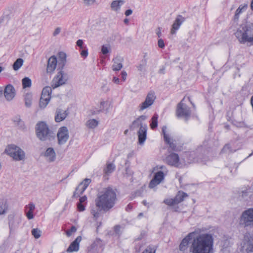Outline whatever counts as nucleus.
I'll return each mask as SVG.
<instances>
[{"label": "nucleus", "mask_w": 253, "mask_h": 253, "mask_svg": "<svg viewBox=\"0 0 253 253\" xmlns=\"http://www.w3.org/2000/svg\"><path fill=\"white\" fill-rule=\"evenodd\" d=\"M132 13V10L131 9H127L125 12V15L126 16H129Z\"/></svg>", "instance_id": "nucleus-59"}, {"label": "nucleus", "mask_w": 253, "mask_h": 253, "mask_svg": "<svg viewBox=\"0 0 253 253\" xmlns=\"http://www.w3.org/2000/svg\"><path fill=\"white\" fill-rule=\"evenodd\" d=\"M36 132L37 137L42 141L49 140L54 137V133L44 122H40L36 125Z\"/></svg>", "instance_id": "nucleus-4"}, {"label": "nucleus", "mask_w": 253, "mask_h": 253, "mask_svg": "<svg viewBox=\"0 0 253 253\" xmlns=\"http://www.w3.org/2000/svg\"><path fill=\"white\" fill-rule=\"evenodd\" d=\"M125 3V1L123 0H116L112 2L111 4V9L118 11L120 10L121 6Z\"/></svg>", "instance_id": "nucleus-31"}, {"label": "nucleus", "mask_w": 253, "mask_h": 253, "mask_svg": "<svg viewBox=\"0 0 253 253\" xmlns=\"http://www.w3.org/2000/svg\"><path fill=\"white\" fill-rule=\"evenodd\" d=\"M83 3L85 6H89L93 5L95 2V0H83Z\"/></svg>", "instance_id": "nucleus-46"}, {"label": "nucleus", "mask_w": 253, "mask_h": 253, "mask_svg": "<svg viewBox=\"0 0 253 253\" xmlns=\"http://www.w3.org/2000/svg\"><path fill=\"white\" fill-rule=\"evenodd\" d=\"M7 210V202L5 200H0V215L6 213Z\"/></svg>", "instance_id": "nucleus-36"}, {"label": "nucleus", "mask_w": 253, "mask_h": 253, "mask_svg": "<svg viewBox=\"0 0 253 253\" xmlns=\"http://www.w3.org/2000/svg\"><path fill=\"white\" fill-rule=\"evenodd\" d=\"M82 240L81 236H78L69 246L67 250V252L71 253L73 252H77L79 250V244Z\"/></svg>", "instance_id": "nucleus-22"}, {"label": "nucleus", "mask_w": 253, "mask_h": 253, "mask_svg": "<svg viewBox=\"0 0 253 253\" xmlns=\"http://www.w3.org/2000/svg\"><path fill=\"white\" fill-rule=\"evenodd\" d=\"M213 238L210 234H202L194 238L190 248L192 253H212Z\"/></svg>", "instance_id": "nucleus-2"}, {"label": "nucleus", "mask_w": 253, "mask_h": 253, "mask_svg": "<svg viewBox=\"0 0 253 253\" xmlns=\"http://www.w3.org/2000/svg\"><path fill=\"white\" fill-rule=\"evenodd\" d=\"M22 85L23 88L29 87L31 86V80L28 77H25L22 80Z\"/></svg>", "instance_id": "nucleus-41"}, {"label": "nucleus", "mask_w": 253, "mask_h": 253, "mask_svg": "<svg viewBox=\"0 0 253 253\" xmlns=\"http://www.w3.org/2000/svg\"><path fill=\"white\" fill-rule=\"evenodd\" d=\"M243 247L248 253L253 252V236L250 234L245 235Z\"/></svg>", "instance_id": "nucleus-15"}, {"label": "nucleus", "mask_w": 253, "mask_h": 253, "mask_svg": "<svg viewBox=\"0 0 253 253\" xmlns=\"http://www.w3.org/2000/svg\"><path fill=\"white\" fill-rule=\"evenodd\" d=\"M166 163L169 165L178 168L180 166L179 162V157L178 155L172 153L168 155L166 158Z\"/></svg>", "instance_id": "nucleus-14"}, {"label": "nucleus", "mask_w": 253, "mask_h": 253, "mask_svg": "<svg viewBox=\"0 0 253 253\" xmlns=\"http://www.w3.org/2000/svg\"><path fill=\"white\" fill-rule=\"evenodd\" d=\"M166 129L167 127L166 126H164L162 128V133L164 135V141L169 145V148L171 150L176 151L177 148L175 144L174 143V140L166 133Z\"/></svg>", "instance_id": "nucleus-16"}, {"label": "nucleus", "mask_w": 253, "mask_h": 253, "mask_svg": "<svg viewBox=\"0 0 253 253\" xmlns=\"http://www.w3.org/2000/svg\"><path fill=\"white\" fill-rule=\"evenodd\" d=\"M117 194L114 189L111 187L103 188L97 194L95 199V207H92L90 213L95 220L101 214V211L106 212L113 208L117 201Z\"/></svg>", "instance_id": "nucleus-1"}, {"label": "nucleus", "mask_w": 253, "mask_h": 253, "mask_svg": "<svg viewBox=\"0 0 253 253\" xmlns=\"http://www.w3.org/2000/svg\"><path fill=\"white\" fill-rule=\"evenodd\" d=\"M25 211L26 214V216L28 219H32L34 218L33 212L35 209V205L33 203H30L25 207Z\"/></svg>", "instance_id": "nucleus-27"}, {"label": "nucleus", "mask_w": 253, "mask_h": 253, "mask_svg": "<svg viewBox=\"0 0 253 253\" xmlns=\"http://www.w3.org/2000/svg\"><path fill=\"white\" fill-rule=\"evenodd\" d=\"M76 230H77L75 226H72L70 230V231L72 233L75 232L76 231Z\"/></svg>", "instance_id": "nucleus-64"}, {"label": "nucleus", "mask_w": 253, "mask_h": 253, "mask_svg": "<svg viewBox=\"0 0 253 253\" xmlns=\"http://www.w3.org/2000/svg\"><path fill=\"white\" fill-rule=\"evenodd\" d=\"M101 52L104 55H105V54H107L108 53H109V49L108 46L105 45H103L101 47Z\"/></svg>", "instance_id": "nucleus-47"}, {"label": "nucleus", "mask_w": 253, "mask_h": 253, "mask_svg": "<svg viewBox=\"0 0 253 253\" xmlns=\"http://www.w3.org/2000/svg\"><path fill=\"white\" fill-rule=\"evenodd\" d=\"M108 105V102L107 101H101L100 103L99 109L97 110L91 109L90 110L91 114L92 115H95L99 113L100 112L103 111L105 109L108 111V108H107V106Z\"/></svg>", "instance_id": "nucleus-30"}, {"label": "nucleus", "mask_w": 253, "mask_h": 253, "mask_svg": "<svg viewBox=\"0 0 253 253\" xmlns=\"http://www.w3.org/2000/svg\"><path fill=\"white\" fill-rule=\"evenodd\" d=\"M58 65L63 69L66 62V54L63 52H60L58 53Z\"/></svg>", "instance_id": "nucleus-33"}, {"label": "nucleus", "mask_w": 253, "mask_h": 253, "mask_svg": "<svg viewBox=\"0 0 253 253\" xmlns=\"http://www.w3.org/2000/svg\"><path fill=\"white\" fill-rule=\"evenodd\" d=\"M132 208V206L130 204H128L126 207V211H130Z\"/></svg>", "instance_id": "nucleus-63"}, {"label": "nucleus", "mask_w": 253, "mask_h": 253, "mask_svg": "<svg viewBox=\"0 0 253 253\" xmlns=\"http://www.w3.org/2000/svg\"><path fill=\"white\" fill-rule=\"evenodd\" d=\"M68 79L67 74L61 70L58 72L56 76L54 77L52 81L51 86L54 89L63 85L66 83Z\"/></svg>", "instance_id": "nucleus-6"}, {"label": "nucleus", "mask_w": 253, "mask_h": 253, "mask_svg": "<svg viewBox=\"0 0 253 253\" xmlns=\"http://www.w3.org/2000/svg\"><path fill=\"white\" fill-rule=\"evenodd\" d=\"M98 125V122L95 119H90L86 122V126L89 128H94Z\"/></svg>", "instance_id": "nucleus-37"}, {"label": "nucleus", "mask_w": 253, "mask_h": 253, "mask_svg": "<svg viewBox=\"0 0 253 253\" xmlns=\"http://www.w3.org/2000/svg\"><path fill=\"white\" fill-rule=\"evenodd\" d=\"M164 177L165 174L163 171H159L155 173L154 177L149 183V187L153 188L159 185L164 180Z\"/></svg>", "instance_id": "nucleus-13"}, {"label": "nucleus", "mask_w": 253, "mask_h": 253, "mask_svg": "<svg viewBox=\"0 0 253 253\" xmlns=\"http://www.w3.org/2000/svg\"><path fill=\"white\" fill-rule=\"evenodd\" d=\"M188 195L187 193L179 191L177 193L176 195L174 197V199L176 204L180 203V202L184 201V199L187 197Z\"/></svg>", "instance_id": "nucleus-34"}, {"label": "nucleus", "mask_w": 253, "mask_h": 253, "mask_svg": "<svg viewBox=\"0 0 253 253\" xmlns=\"http://www.w3.org/2000/svg\"><path fill=\"white\" fill-rule=\"evenodd\" d=\"M183 100V99L177 105L176 115L178 118L184 117L187 120L190 116L191 111L188 106L182 103Z\"/></svg>", "instance_id": "nucleus-7"}, {"label": "nucleus", "mask_w": 253, "mask_h": 253, "mask_svg": "<svg viewBox=\"0 0 253 253\" xmlns=\"http://www.w3.org/2000/svg\"><path fill=\"white\" fill-rule=\"evenodd\" d=\"M158 115L155 114L151 119V122L150 123V127L152 129L156 128L158 126Z\"/></svg>", "instance_id": "nucleus-38"}, {"label": "nucleus", "mask_w": 253, "mask_h": 253, "mask_svg": "<svg viewBox=\"0 0 253 253\" xmlns=\"http://www.w3.org/2000/svg\"><path fill=\"white\" fill-rule=\"evenodd\" d=\"M77 208H78V210L79 211H83L85 210V206L82 203H78Z\"/></svg>", "instance_id": "nucleus-49"}, {"label": "nucleus", "mask_w": 253, "mask_h": 253, "mask_svg": "<svg viewBox=\"0 0 253 253\" xmlns=\"http://www.w3.org/2000/svg\"><path fill=\"white\" fill-rule=\"evenodd\" d=\"M44 156L50 162H53L56 159V154L53 148H48L44 154Z\"/></svg>", "instance_id": "nucleus-28"}, {"label": "nucleus", "mask_w": 253, "mask_h": 253, "mask_svg": "<svg viewBox=\"0 0 253 253\" xmlns=\"http://www.w3.org/2000/svg\"><path fill=\"white\" fill-rule=\"evenodd\" d=\"M67 115L68 114L66 111H63L61 109L58 108L56 111L55 121L56 122H60L67 117Z\"/></svg>", "instance_id": "nucleus-26"}, {"label": "nucleus", "mask_w": 253, "mask_h": 253, "mask_svg": "<svg viewBox=\"0 0 253 253\" xmlns=\"http://www.w3.org/2000/svg\"><path fill=\"white\" fill-rule=\"evenodd\" d=\"M156 99L155 93L150 91L147 95L145 100L139 106V111H141L151 106L154 102Z\"/></svg>", "instance_id": "nucleus-10"}, {"label": "nucleus", "mask_w": 253, "mask_h": 253, "mask_svg": "<svg viewBox=\"0 0 253 253\" xmlns=\"http://www.w3.org/2000/svg\"><path fill=\"white\" fill-rule=\"evenodd\" d=\"M147 61L146 60H142L136 66L138 71L140 72V74H144L146 72Z\"/></svg>", "instance_id": "nucleus-32"}, {"label": "nucleus", "mask_w": 253, "mask_h": 253, "mask_svg": "<svg viewBox=\"0 0 253 253\" xmlns=\"http://www.w3.org/2000/svg\"><path fill=\"white\" fill-rule=\"evenodd\" d=\"M23 60L22 58L17 59L13 64V68L15 71L18 70L23 65Z\"/></svg>", "instance_id": "nucleus-39"}, {"label": "nucleus", "mask_w": 253, "mask_h": 253, "mask_svg": "<svg viewBox=\"0 0 253 253\" xmlns=\"http://www.w3.org/2000/svg\"><path fill=\"white\" fill-rule=\"evenodd\" d=\"M156 168H157V169H163L164 170V172H166V173L167 172V170L166 169V167L163 165L157 166Z\"/></svg>", "instance_id": "nucleus-58"}, {"label": "nucleus", "mask_w": 253, "mask_h": 253, "mask_svg": "<svg viewBox=\"0 0 253 253\" xmlns=\"http://www.w3.org/2000/svg\"><path fill=\"white\" fill-rule=\"evenodd\" d=\"M51 98L50 95H48L47 94H43V93H42L40 101V107L41 108H44L46 105L48 104Z\"/></svg>", "instance_id": "nucleus-29"}, {"label": "nucleus", "mask_w": 253, "mask_h": 253, "mask_svg": "<svg viewBox=\"0 0 253 253\" xmlns=\"http://www.w3.org/2000/svg\"><path fill=\"white\" fill-rule=\"evenodd\" d=\"M234 34L240 43L253 45V23L241 25Z\"/></svg>", "instance_id": "nucleus-3"}, {"label": "nucleus", "mask_w": 253, "mask_h": 253, "mask_svg": "<svg viewBox=\"0 0 253 253\" xmlns=\"http://www.w3.org/2000/svg\"><path fill=\"white\" fill-rule=\"evenodd\" d=\"M165 68L164 67H163L159 70V73L161 74H164L165 73Z\"/></svg>", "instance_id": "nucleus-61"}, {"label": "nucleus", "mask_w": 253, "mask_h": 253, "mask_svg": "<svg viewBox=\"0 0 253 253\" xmlns=\"http://www.w3.org/2000/svg\"><path fill=\"white\" fill-rule=\"evenodd\" d=\"M184 21L185 18L182 15H177L172 25L170 33L172 35L175 34L176 31L179 29L180 26Z\"/></svg>", "instance_id": "nucleus-19"}, {"label": "nucleus", "mask_w": 253, "mask_h": 253, "mask_svg": "<svg viewBox=\"0 0 253 253\" xmlns=\"http://www.w3.org/2000/svg\"><path fill=\"white\" fill-rule=\"evenodd\" d=\"M194 232L190 233L181 241L179 245V250L181 251H185L188 247L190 241L192 238Z\"/></svg>", "instance_id": "nucleus-23"}, {"label": "nucleus", "mask_w": 253, "mask_h": 253, "mask_svg": "<svg viewBox=\"0 0 253 253\" xmlns=\"http://www.w3.org/2000/svg\"><path fill=\"white\" fill-rule=\"evenodd\" d=\"M81 55L83 57H86L88 55V52L87 50H83L82 51Z\"/></svg>", "instance_id": "nucleus-57"}, {"label": "nucleus", "mask_w": 253, "mask_h": 253, "mask_svg": "<svg viewBox=\"0 0 253 253\" xmlns=\"http://www.w3.org/2000/svg\"><path fill=\"white\" fill-rule=\"evenodd\" d=\"M5 152L15 161H20L25 159L24 151L14 144L8 145L5 149Z\"/></svg>", "instance_id": "nucleus-5"}, {"label": "nucleus", "mask_w": 253, "mask_h": 253, "mask_svg": "<svg viewBox=\"0 0 253 253\" xmlns=\"http://www.w3.org/2000/svg\"><path fill=\"white\" fill-rule=\"evenodd\" d=\"M90 182V179L85 178L84 181L81 182L78 186L76 188V190L74 192L73 197H77L82 194Z\"/></svg>", "instance_id": "nucleus-11"}, {"label": "nucleus", "mask_w": 253, "mask_h": 253, "mask_svg": "<svg viewBox=\"0 0 253 253\" xmlns=\"http://www.w3.org/2000/svg\"><path fill=\"white\" fill-rule=\"evenodd\" d=\"M3 93L6 99L10 101L15 96V89L12 85L8 84L5 86Z\"/></svg>", "instance_id": "nucleus-21"}, {"label": "nucleus", "mask_w": 253, "mask_h": 253, "mask_svg": "<svg viewBox=\"0 0 253 253\" xmlns=\"http://www.w3.org/2000/svg\"><path fill=\"white\" fill-rule=\"evenodd\" d=\"M241 222L245 226L253 224V209H249L243 212Z\"/></svg>", "instance_id": "nucleus-9"}, {"label": "nucleus", "mask_w": 253, "mask_h": 253, "mask_svg": "<svg viewBox=\"0 0 253 253\" xmlns=\"http://www.w3.org/2000/svg\"><path fill=\"white\" fill-rule=\"evenodd\" d=\"M147 118V116L145 115L140 116L134 120L131 125H130L129 129L131 130H134L137 128L139 127L140 128L141 126H144V124H143L142 122L146 120Z\"/></svg>", "instance_id": "nucleus-18"}, {"label": "nucleus", "mask_w": 253, "mask_h": 253, "mask_svg": "<svg viewBox=\"0 0 253 253\" xmlns=\"http://www.w3.org/2000/svg\"><path fill=\"white\" fill-rule=\"evenodd\" d=\"M230 146L229 144H226L222 148L221 152L222 153H227L230 152Z\"/></svg>", "instance_id": "nucleus-48"}, {"label": "nucleus", "mask_w": 253, "mask_h": 253, "mask_svg": "<svg viewBox=\"0 0 253 253\" xmlns=\"http://www.w3.org/2000/svg\"><path fill=\"white\" fill-rule=\"evenodd\" d=\"M60 32H61V28L60 27L56 28L53 33V36H57L60 33Z\"/></svg>", "instance_id": "nucleus-52"}, {"label": "nucleus", "mask_w": 253, "mask_h": 253, "mask_svg": "<svg viewBox=\"0 0 253 253\" xmlns=\"http://www.w3.org/2000/svg\"><path fill=\"white\" fill-rule=\"evenodd\" d=\"M142 253H155V250L148 247L146 249H145Z\"/></svg>", "instance_id": "nucleus-50"}, {"label": "nucleus", "mask_w": 253, "mask_h": 253, "mask_svg": "<svg viewBox=\"0 0 253 253\" xmlns=\"http://www.w3.org/2000/svg\"><path fill=\"white\" fill-rule=\"evenodd\" d=\"M25 105L27 107L31 106L32 104V95L31 94L28 93L25 95Z\"/></svg>", "instance_id": "nucleus-42"}, {"label": "nucleus", "mask_w": 253, "mask_h": 253, "mask_svg": "<svg viewBox=\"0 0 253 253\" xmlns=\"http://www.w3.org/2000/svg\"><path fill=\"white\" fill-rule=\"evenodd\" d=\"M57 60L55 56H51L48 60L46 71L48 73H52L57 66Z\"/></svg>", "instance_id": "nucleus-20"}, {"label": "nucleus", "mask_w": 253, "mask_h": 253, "mask_svg": "<svg viewBox=\"0 0 253 253\" xmlns=\"http://www.w3.org/2000/svg\"><path fill=\"white\" fill-rule=\"evenodd\" d=\"M12 121L13 122L14 125L19 129L22 130H24L26 129V127L24 121L21 119L20 116H15L13 119Z\"/></svg>", "instance_id": "nucleus-25"}, {"label": "nucleus", "mask_w": 253, "mask_h": 253, "mask_svg": "<svg viewBox=\"0 0 253 253\" xmlns=\"http://www.w3.org/2000/svg\"><path fill=\"white\" fill-rule=\"evenodd\" d=\"M8 219L9 228L11 232L18 227L19 223L21 222V219L20 217L16 216L14 214H9Z\"/></svg>", "instance_id": "nucleus-12"}, {"label": "nucleus", "mask_w": 253, "mask_h": 253, "mask_svg": "<svg viewBox=\"0 0 253 253\" xmlns=\"http://www.w3.org/2000/svg\"><path fill=\"white\" fill-rule=\"evenodd\" d=\"M83 41L82 40H78L77 42V45L81 48H83Z\"/></svg>", "instance_id": "nucleus-55"}, {"label": "nucleus", "mask_w": 253, "mask_h": 253, "mask_svg": "<svg viewBox=\"0 0 253 253\" xmlns=\"http://www.w3.org/2000/svg\"><path fill=\"white\" fill-rule=\"evenodd\" d=\"M156 33L159 38H160L161 36V29L160 28H158Z\"/></svg>", "instance_id": "nucleus-62"}, {"label": "nucleus", "mask_w": 253, "mask_h": 253, "mask_svg": "<svg viewBox=\"0 0 253 253\" xmlns=\"http://www.w3.org/2000/svg\"><path fill=\"white\" fill-rule=\"evenodd\" d=\"M121 74H122V80H123V81H125L126 80V76H127L126 72V71H124L122 72Z\"/></svg>", "instance_id": "nucleus-54"}, {"label": "nucleus", "mask_w": 253, "mask_h": 253, "mask_svg": "<svg viewBox=\"0 0 253 253\" xmlns=\"http://www.w3.org/2000/svg\"><path fill=\"white\" fill-rule=\"evenodd\" d=\"M115 169L116 167L114 164L108 163L107 164L106 167L104 169L103 171L106 175H109L115 170Z\"/></svg>", "instance_id": "nucleus-35"}, {"label": "nucleus", "mask_w": 253, "mask_h": 253, "mask_svg": "<svg viewBox=\"0 0 253 253\" xmlns=\"http://www.w3.org/2000/svg\"><path fill=\"white\" fill-rule=\"evenodd\" d=\"M164 203L169 206H172L176 204L174 198L173 199H167L164 201Z\"/></svg>", "instance_id": "nucleus-44"}, {"label": "nucleus", "mask_w": 253, "mask_h": 253, "mask_svg": "<svg viewBox=\"0 0 253 253\" xmlns=\"http://www.w3.org/2000/svg\"><path fill=\"white\" fill-rule=\"evenodd\" d=\"M51 92H52V89H51V87L47 86L44 87L43 88L42 93H43V94H47L48 95L51 96Z\"/></svg>", "instance_id": "nucleus-45"}, {"label": "nucleus", "mask_w": 253, "mask_h": 253, "mask_svg": "<svg viewBox=\"0 0 253 253\" xmlns=\"http://www.w3.org/2000/svg\"><path fill=\"white\" fill-rule=\"evenodd\" d=\"M86 200H87L86 196H84L80 198L79 203L83 204L86 201Z\"/></svg>", "instance_id": "nucleus-53"}, {"label": "nucleus", "mask_w": 253, "mask_h": 253, "mask_svg": "<svg viewBox=\"0 0 253 253\" xmlns=\"http://www.w3.org/2000/svg\"><path fill=\"white\" fill-rule=\"evenodd\" d=\"M147 130V126L146 124H144V126H141L137 132L138 143L140 145L143 144L146 139Z\"/></svg>", "instance_id": "nucleus-17"}, {"label": "nucleus", "mask_w": 253, "mask_h": 253, "mask_svg": "<svg viewBox=\"0 0 253 253\" xmlns=\"http://www.w3.org/2000/svg\"><path fill=\"white\" fill-rule=\"evenodd\" d=\"M58 143L61 145L66 143L68 141L69 135V131L66 126H62L58 129L57 134Z\"/></svg>", "instance_id": "nucleus-8"}, {"label": "nucleus", "mask_w": 253, "mask_h": 253, "mask_svg": "<svg viewBox=\"0 0 253 253\" xmlns=\"http://www.w3.org/2000/svg\"><path fill=\"white\" fill-rule=\"evenodd\" d=\"M158 45L160 48H164L165 47V43L163 40L160 39L158 42Z\"/></svg>", "instance_id": "nucleus-51"}, {"label": "nucleus", "mask_w": 253, "mask_h": 253, "mask_svg": "<svg viewBox=\"0 0 253 253\" xmlns=\"http://www.w3.org/2000/svg\"><path fill=\"white\" fill-rule=\"evenodd\" d=\"M124 59L121 56H117L113 60V64L112 69L113 71H117L120 70L123 67V62Z\"/></svg>", "instance_id": "nucleus-24"}, {"label": "nucleus", "mask_w": 253, "mask_h": 253, "mask_svg": "<svg viewBox=\"0 0 253 253\" xmlns=\"http://www.w3.org/2000/svg\"><path fill=\"white\" fill-rule=\"evenodd\" d=\"M247 6H248L247 4H244V5H240L236 11L235 14V18L238 19L239 18V14L242 12V10H246L247 8Z\"/></svg>", "instance_id": "nucleus-40"}, {"label": "nucleus", "mask_w": 253, "mask_h": 253, "mask_svg": "<svg viewBox=\"0 0 253 253\" xmlns=\"http://www.w3.org/2000/svg\"><path fill=\"white\" fill-rule=\"evenodd\" d=\"M121 227L119 225H116L114 227V231L116 233L119 234L120 231Z\"/></svg>", "instance_id": "nucleus-56"}, {"label": "nucleus", "mask_w": 253, "mask_h": 253, "mask_svg": "<svg viewBox=\"0 0 253 253\" xmlns=\"http://www.w3.org/2000/svg\"><path fill=\"white\" fill-rule=\"evenodd\" d=\"M32 235L36 238L38 239L41 237V231L38 228H34L31 231Z\"/></svg>", "instance_id": "nucleus-43"}, {"label": "nucleus", "mask_w": 253, "mask_h": 253, "mask_svg": "<svg viewBox=\"0 0 253 253\" xmlns=\"http://www.w3.org/2000/svg\"><path fill=\"white\" fill-rule=\"evenodd\" d=\"M113 81L117 84H120V79L118 78L114 77L113 78Z\"/></svg>", "instance_id": "nucleus-60"}]
</instances>
